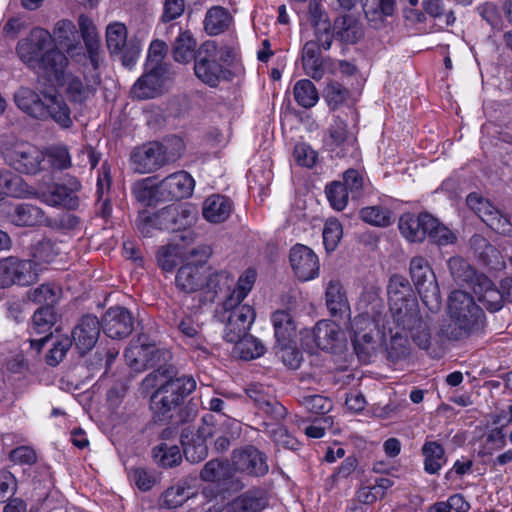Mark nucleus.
Masks as SVG:
<instances>
[{"label": "nucleus", "instance_id": "1", "mask_svg": "<svg viewBox=\"0 0 512 512\" xmlns=\"http://www.w3.org/2000/svg\"><path fill=\"white\" fill-rule=\"evenodd\" d=\"M16 53L30 69L44 76L55 72L65 63V54L53 47L51 33L42 27H34L29 34L18 41Z\"/></svg>", "mask_w": 512, "mask_h": 512}, {"label": "nucleus", "instance_id": "2", "mask_svg": "<svg viewBox=\"0 0 512 512\" xmlns=\"http://www.w3.org/2000/svg\"><path fill=\"white\" fill-rule=\"evenodd\" d=\"M196 388V381L192 376L182 375L169 378L159 384L158 389L150 398V409L155 422H170L174 414L181 409L184 399Z\"/></svg>", "mask_w": 512, "mask_h": 512}, {"label": "nucleus", "instance_id": "3", "mask_svg": "<svg viewBox=\"0 0 512 512\" xmlns=\"http://www.w3.org/2000/svg\"><path fill=\"white\" fill-rule=\"evenodd\" d=\"M448 310L452 323L449 338L460 340L479 331L483 326L484 313L466 292L455 290L448 298Z\"/></svg>", "mask_w": 512, "mask_h": 512}, {"label": "nucleus", "instance_id": "4", "mask_svg": "<svg viewBox=\"0 0 512 512\" xmlns=\"http://www.w3.org/2000/svg\"><path fill=\"white\" fill-rule=\"evenodd\" d=\"M17 107L39 120H54L62 128L73 124L71 110L64 98H14Z\"/></svg>", "mask_w": 512, "mask_h": 512}, {"label": "nucleus", "instance_id": "5", "mask_svg": "<svg viewBox=\"0 0 512 512\" xmlns=\"http://www.w3.org/2000/svg\"><path fill=\"white\" fill-rule=\"evenodd\" d=\"M380 319H370L367 315H357L351 322L353 347L358 358L369 362L380 344Z\"/></svg>", "mask_w": 512, "mask_h": 512}, {"label": "nucleus", "instance_id": "6", "mask_svg": "<svg viewBox=\"0 0 512 512\" xmlns=\"http://www.w3.org/2000/svg\"><path fill=\"white\" fill-rule=\"evenodd\" d=\"M2 156L8 165L24 174H36L45 158L42 151L24 141L6 143L2 148Z\"/></svg>", "mask_w": 512, "mask_h": 512}, {"label": "nucleus", "instance_id": "7", "mask_svg": "<svg viewBox=\"0 0 512 512\" xmlns=\"http://www.w3.org/2000/svg\"><path fill=\"white\" fill-rule=\"evenodd\" d=\"M212 418V415H206L203 417L202 426L195 428L188 425L181 431L180 442L183 454L191 463H199L208 455L206 439L212 437L216 432L213 423L210 422Z\"/></svg>", "mask_w": 512, "mask_h": 512}, {"label": "nucleus", "instance_id": "8", "mask_svg": "<svg viewBox=\"0 0 512 512\" xmlns=\"http://www.w3.org/2000/svg\"><path fill=\"white\" fill-rule=\"evenodd\" d=\"M81 190L80 180L75 176L66 175L60 182L53 183L46 191L41 192L39 199L51 207L77 210L81 203L78 195Z\"/></svg>", "mask_w": 512, "mask_h": 512}, {"label": "nucleus", "instance_id": "9", "mask_svg": "<svg viewBox=\"0 0 512 512\" xmlns=\"http://www.w3.org/2000/svg\"><path fill=\"white\" fill-rule=\"evenodd\" d=\"M223 55L224 52L218 51L214 42H204L197 50V57L194 60V72L197 78L211 87H216L224 72L217 59L226 61Z\"/></svg>", "mask_w": 512, "mask_h": 512}, {"label": "nucleus", "instance_id": "10", "mask_svg": "<svg viewBox=\"0 0 512 512\" xmlns=\"http://www.w3.org/2000/svg\"><path fill=\"white\" fill-rule=\"evenodd\" d=\"M37 279L38 264L35 260H20L13 256L0 259V287L28 286Z\"/></svg>", "mask_w": 512, "mask_h": 512}, {"label": "nucleus", "instance_id": "11", "mask_svg": "<svg viewBox=\"0 0 512 512\" xmlns=\"http://www.w3.org/2000/svg\"><path fill=\"white\" fill-rule=\"evenodd\" d=\"M392 319L401 320L407 313H415L418 308L412 287L406 277L394 274L390 277L387 286Z\"/></svg>", "mask_w": 512, "mask_h": 512}, {"label": "nucleus", "instance_id": "12", "mask_svg": "<svg viewBox=\"0 0 512 512\" xmlns=\"http://www.w3.org/2000/svg\"><path fill=\"white\" fill-rule=\"evenodd\" d=\"M224 308V319L226 320L223 338L227 342H235L247 335L252 326L256 313L248 304H234L232 307Z\"/></svg>", "mask_w": 512, "mask_h": 512}, {"label": "nucleus", "instance_id": "13", "mask_svg": "<svg viewBox=\"0 0 512 512\" xmlns=\"http://www.w3.org/2000/svg\"><path fill=\"white\" fill-rule=\"evenodd\" d=\"M160 141H150L135 147L130 154V165L134 172L149 174L167 165Z\"/></svg>", "mask_w": 512, "mask_h": 512}, {"label": "nucleus", "instance_id": "14", "mask_svg": "<svg viewBox=\"0 0 512 512\" xmlns=\"http://www.w3.org/2000/svg\"><path fill=\"white\" fill-rule=\"evenodd\" d=\"M466 204L487 226L497 233L509 234L512 231L509 218L478 193L468 194Z\"/></svg>", "mask_w": 512, "mask_h": 512}, {"label": "nucleus", "instance_id": "15", "mask_svg": "<svg viewBox=\"0 0 512 512\" xmlns=\"http://www.w3.org/2000/svg\"><path fill=\"white\" fill-rule=\"evenodd\" d=\"M410 276L424 303L438 302L439 288L435 274L428 261L422 256H415L410 261Z\"/></svg>", "mask_w": 512, "mask_h": 512}, {"label": "nucleus", "instance_id": "16", "mask_svg": "<svg viewBox=\"0 0 512 512\" xmlns=\"http://www.w3.org/2000/svg\"><path fill=\"white\" fill-rule=\"evenodd\" d=\"M339 336V326L329 320H321L313 329H305L301 332V344L310 353L316 349L332 351Z\"/></svg>", "mask_w": 512, "mask_h": 512}, {"label": "nucleus", "instance_id": "17", "mask_svg": "<svg viewBox=\"0 0 512 512\" xmlns=\"http://www.w3.org/2000/svg\"><path fill=\"white\" fill-rule=\"evenodd\" d=\"M246 395L263 414L276 423L287 416V409L275 396L271 386L261 383L250 384L245 389Z\"/></svg>", "mask_w": 512, "mask_h": 512}, {"label": "nucleus", "instance_id": "18", "mask_svg": "<svg viewBox=\"0 0 512 512\" xmlns=\"http://www.w3.org/2000/svg\"><path fill=\"white\" fill-rule=\"evenodd\" d=\"M356 143V137L348 131L347 123L335 117L323 137L325 149L335 157L343 158L352 154Z\"/></svg>", "mask_w": 512, "mask_h": 512}, {"label": "nucleus", "instance_id": "19", "mask_svg": "<svg viewBox=\"0 0 512 512\" xmlns=\"http://www.w3.org/2000/svg\"><path fill=\"white\" fill-rule=\"evenodd\" d=\"M289 260L295 276L300 281H310L319 276V258L308 246L294 245L290 249Z\"/></svg>", "mask_w": 512, "mask_h": 512}, {"label": "nucleus", "instance_id": "20", "mask_svg": "<svg viewBox=\"0 0 512 512\" xmlns=\"http://www.w3.org/2000/svg\"><path fill=\"white\" fill-rule=\"evenodd\" d=\"M195 188L194 178L186 171L174 172L158 183V197L162 201L189 198Z\"/></svg>", "mask_w": 512, "mask_h": 512}, {"label": "nucleus", "instance_id": "21", "mask_svg": "<svg viewBox=\"0 0 512 512\" xmlns=\"http://www.w3.org/2000/svg\"><path fill=\"white\" fill-rule=\"evenodd\" d=\"M101 331L98 318L87 314L80 318L71 333L72 343L79 354L85 355L96 345Z\"/></svg>", "mask_w": 512, "mask_h": 512}, {"label": "nucleus", "instance_id": "22", "mask_svg": "<svg viewBox=\"0 0 512 512\" xmlns=\"http://www.w3.org/2000/svg\"><path fill=\"white\" fill-rule=\"evenodd\" d=\"M69 64V60L65 55V63L62 67L57 68V71L46 72L43 76L48 82L52 83L56 87L62 89V91L70 96H80L82 94H95L97 93L98 82L94 85L84 86L80 77L75 76L71 73H65V69Z\"/></svg>", "mask_w": 512, "mask_h": 512}, {"label": "nucleus", "instance_id": "23", "mask_svg": "<svg viewBox=\"0 0 512 512\" xmlns=\"http://www.w3.org/2000/svg\"><path fill=\"white\" fill-rule=\"evenodd\" d=\"M158 230L179 231L190 226L196 219L195 213L185 204L168 205L155 212Z\"/></svg>", "mask_w": 512, "mask_h": 512}, {"label": "nucleus", "instance_id": "24", "mask_svg": "<svg viewBox=\"0 0 512 512\" xmlns=\"http://www.w3.org/2000/svg\"><path fill=\"white\" fill-rule=\"evenodd\" d=\"M53 47L58 48L67 57H73L82 50V36L76 25L67 19L59 20L51 33Z\"/></svg>", "mask_w": 512, "mask_h": 512}, {"label": "nucleus", "instance_id": "25", "mask_svg": "<svg viewBox=\"0 0 512 512\" xmlns=\"http://www.w3.org/2000/svg\"><path fill=\"white\" fill-rule=\"evenodd\" d=\"M156 354L157 349L154 343L149 341L148 336L141 334L131 341L124 356L132 369L141 371L154 366Z\"/></svg>", "mask_w": 512, "mask_h": 512}, {"label": "nucleus", "instance_id": "26", "mask_svg": "<svg viewBox=\"0 0 512 512\" xmlns=\"http://www.w3.org/2000/svg\"><path fill=\"white\" fill-rule=\"evenodd\" d=\"M133 317L124 307H111L100 322L103 332L112 339L125 338L133 331Z\"/></svg>", "mask_w": 512, "mask_h": 512}, {"label": "nucleus", "instance_id": "27", "mask_svg": "<svg viewBox=\"0 0 512 512\" xmlns=\"http://www.w3.org/2000/svg\"><path fill=\"white\" fill-rule=\"evenodd\" d=\"M232 462L236 470L256 477L265 475L269 469L266 455L253 446L235 450Z\"/></svg>", "mask_w": 512, "mask_h": 512}, {"label": "nucleus", "instance_id": "28", "mask_svg": "<svg viewBox=\"0 0 512 512\" xmlns=\"http://www.w3.org/2000/svg\"><path fill=\"white\" fill-rule=\"evenodd\" d=\"M214 496L212 489L205 488L201 493H195L187 481H179L164 491L161 501L165 508L175 509L190 498L200 499L201 503L209 504Z\"/></svg>", "mask_w": 512, "mask_h": 512}, {"label": "nucleus", "instance_id": "29", "mask_svg": "<svg viewBox=\"0 0 512 512\" xmlns=\"http://www.w3.org/2000/svg\"><path fill=\"white\" fill-rule=\"evenodd\" d=\"M434 223V217L422 212L419 214L404 213L399 218L398 228L401 235L410 242H422L427 237L429 225Z\"/></svg>", "mask_w": 512, "mask_h": 512}, {"label": "nucleus", "instance_id": "30", "mask_svg": "<svg viewBox=\"0 0 512 512\" xmlns=\"http://www.w3.org/2000/svg\"><path fill=\"white\" fill-rule=\"evenodd\" d=\"M396 328L407 332L413 342L421 349H428L431 343V332L426 321H424L419 313V309L415 313H407L402 319H393Z\"/></svg>", "mask_w": 512, "mask_h": 512}, {"label": "nucleus", "instance_id": "31", "mask_svg": "<svg viewBox=\"0 0 512 512\" xmlns=\"http://www.w3.org/2000/svg\"><path fill=\"white\" fill-rule=\"evenodd\" d=\"M207 267L187 263L181 266L175 277L176 287L184 293L201 291L205 286Z\"/></svg>", "mask_w": 512, "mask_h": 512}, {"label": "nucleus", "instance_id": "32", "mask_svg": "<svg viewBox=\"0 0 512 512\" xmlns=\"http://www.w3.org/2000/svg\"><path fill=\"white\" fill-rule=\"evenodd\" d=\"M473 291L479 303L490 312H497L503 307V289L499 290L486 276L478 278V282L473 286Z\"/></svg>", "mask_w": 512, "mask_h": 512}, {"label": "nucleus", "instance_id": "33", "mask_svg": "<svg viewBox=\"0 0 512 512\" xmlns=\"http://www.w3.org/2000/svg\"><path fill=\"white\" fill-rule=\"evenodd\" d=\"M363 10L368 24L375 30L384 28L395 12V0H365Z\"/></svg>", "mask_w": 512, "mask_h": 512}, {"label": "nucleus", "instance_id": "34", "mask_svg": "<svg viewBox=\"0 0 512 512\" xmlns=\"http://www.w3.org/2000/svg\"><path fill=\"white\" fill-rule=\"evenodd\" d=\"M144 73L132 87L133 96H151L160 91L167 66H146Z\"/></svg>", "mask_w": 512, "mask_h": 512}, {"label": "nucleus", "instance_id": "35", "mask_svg": "<svg viewBox=\"0 0 512 512\" xmlns=\"http://www.w3.org/2000/svg\"><path fill=\"white\" fill-rule=\"evenodd\" d=\"M177 28L178 36L172 44V55L176 62L187 64L197 57V42L190 31H182L176 24L170 26V30Z\"/></svg>", "mask_w": 512, "mask_h": 512}, {"label": "nucleus", "instance_id": "36", "mask_svg": "<svg viewBox=\"0 0 512 512\" xmlns=\"http://www.w3.org/2000/svg\"><path fill=\"white\" fill-rule=\"evenodd\" d=\"M276 342L280 347H286L296 336L295 321L287 310H277L271 316Z\"/></svg>", "mask_w": 512, "mask_h": 512}, {"label": "nucleus", "instance_id": "37", "mask_svg": "<svg viewBox=\"0 0 512 512\" xmlns=\"http://www.w3.org/2000/svg\"><path fill=\"white\" fill-rule=\"evenodd\" d=\"M232 210L231 201L219 194H214L205 199L202 206V215L210 223H222L230 216Z\"/></svg>", "mask_w": 512, "mask_h": 512}, {"label": "nucleus", "instance_id": "38", "mask_svg": "<svg viewBox=\"0 0 512 512\" xmlns=\"http://www.w3.org/2000/svg\"><path fill=\"white\" fill-rule=\"evenodd\" d=\"M424 471L429 475H436L447 463L444 446L434 440H426L421 447Z\"/></svg>", "mask_w": 512, "mask_h": 512}, {"label": "nucleus", "instance_id": "39", "mask_svg": "<svg viewBox=\"0 0 512 512\" xmlns=\"http://www.w3.org/2000/svg\"><path fill=\"white\" fill-rule=\"evenodd\" d=\"M326 306L332 316H342L350 310L346 292L337 279H331L325 286Z\"/></svg>", "mask_w": 512, "mask_h": 512}, {"label": "nucleus", "instance_id": "40", "mask_svg": "<svg viewBox=\"0 0 512 512\" xmlns=\"http://www.w3.org/2000/svg\"><path fill=\"white\" fill-rule=\"evenodd\" d=\"M8 216L14 225L20 227L35 226L42 223L44 220L43 210L29 203L15 205Z\"/></svg>", "mask_w": 512, "mask_h": 512}, {"label": "nucleus", "instance_id": "41", "mask_svg": "<svg viewBox=\"0 0 512 512\" xmlns=\"http://www.w3.org/2000/svg\"><path fill=\"white\" fill-rule=\"evenodd\" d=\"M320 47L314 41H307L302 49V65L307 75L313 79H321L323 76V63Z\"/></svg>", "mask_w": 512, "mask_h": 512}, {"label": "nucleus", "instance_id": "42", "mask_svg": "<svg viewBox=\"0 0 512 512\" xmlns=\"http://www.w3.org/2000/svg\"><path fill=\"white\" fill-rule=\"evenodd\" d=\"M333 26L336 37L343 43L354 44L362 37L361 26L352 15L336 18Z\"/></svg>", "mask_w": 512, "mask_h": 512}, {"label": "nucleus", "instance_id": "43", "mask_svg": "<svg viewBox=\"0 0 512 512\" xmlns=\"http://www.w3.org/2000/svg\"><path fill=\"white\" fill-rule=\"evenodd\" d=\"M79 31L90 60L94 67H96L99 56V37L96 27L88 17L81 15L79 17Z\"/></svg>", "mask_w": 512, "mask_h": 512}, {"label": "nucleus", "instance_id": "44", "mask_svg": "<svg viewBox=\"0 0 512 512\" xmlns=\"http://www.w3.org/2000/svg\"><path fill=\"white\" fill-rule=\"evenodd\" d=\"M232 284L233 278L229 272L224 270L211 271L207 268L203 290L210 300H213L218 293L229 290Z\"/></svg>", "mask_w": 512, "mask_h": 512}, {"label": "nucleus", "instance_id": "45", "mask_svg": "<svg viewBox=\"0 0 512 512\" xmlns=\"http://www.w3.org/2000/svg\"><path fill=\"white\" fill-rule=\"evenodd\" d=\"M448 267L454 280L460 284L474 286L478 278L484 275H477L475 269L461 257H451L448 260Z\"/></svg>", "mask_w": 512, "mask_h": 512}, {"label": "nucleus", "instance_id": "46", "mask_svg": "<svg viewBox=\"0 0 512 512\" xmlns=\"http://www.w3.org/2000/svg\"><path fill=\"white\" fill-rule=\"evenodd\" d=\"M200 477L206 482L225 484L231 477V467L228 461L212 459L201 470Z\"/></svg>", "mask_w": 512, "mask_h": 512}, {"label": "nucleus", "instance_id": "47", "mask_svg": "<svg viewBox=\"0 0 512 512\" xmlns=\"http://www.w3.org/2000/svg\"><path fill=\"white\" fill-rule=\"evenodd\" d=\"M62 296L60 286L51 283L41 284L35 289L28 291V299L42 306L54 307Z\"/></svg>", "mask_w": 512, "mask_h": 512}, {"label": "nucleus", "instance_id": "48", "mask_svg": "<svg viewBox=\"0 0 512 512\" xmlns=\"http://www.w3.org/2000/svg\"><path fill=\"white\" fill-rule=\"evenodd\" d=\"M255 280V270L247 269L244 274L239 277L236 287L223 302V307H232L234 304H240L251 291Z\"/></svg>", "mask_w": 512, "mask_h": 512}, {"label": "nucleus", "instance_id": "49", "mask_svg": "<svg viewBox=\"0 0 512 512\" xmlns=\"http://www.w3.org/2000/svg\"><path fill=\"white\" fill-rule=\"evenodd\" d=\"M263 426V432L272 439L276 446L292 451L299 449V441L287 430L286 427L266 422L263 423Z\"/></svg>", "mask_w": 512, "mask_h": 512}, {"label": "nucleus", "instance_id": "50", "mask_svg": "<svg viewBox=\"0 0 512 512\" xmlns=\"http://www.w3.org/2000/svg\"><path fill=\"white\" fill-rule=\"evenodd\" d=\"M229 22L227 10L221 6H214L206 12L204 29L209 35H218L228 28Z\"/></svg>", "mask_w": 512, "mask_h": 512}, {"label": "nucleus", "instance_id": "51", "mask_svg": "<svg viewBox=\"0 0 512 512\" xmlns=\"http://www.w3.org/2000/svg\"><path fill=\"white\" fill-rule=\"evenodd\" d=\"M358 305L363 309V312L359 315H367L370 319H380L381 311L384 309L378 289L374 287L365 289L362 292Z\"/></svg>", "mask_w": 512, "mask_h": 512}, {"label": "nucleus", "instance_id": "52", "mask_svg": "<svg viewBox=\"0 0 512 512\" xmlns=\"http://www.w3.org/2000/svg\"><path fill=\"white\" fill-rule=\"evenodd\" d=\"M266 506V499L254 491L237 497L230 505L229 512H260Z\"/></svg>", "mask_w": 512, "mask_h": 512}, {"label": "nucleus", "instance_id": "53", "mask_svg": "<svg viewBox=\"0 0 512 512\" xmlns=\"http://www.w3.org/2000/svg\"><path fill=\"white\" fill-rule=\"evenodd\" d=\"M234 343L235 353L244 360L255 359L265 353V346L263 343L252 335L247 334Z\"/></svg>", "mask_w": 512, "mask_h": 512}, {"label": "nucleus", "instance_id": "54", "mask_svg": "<svg viewBox=\"0 0 512 512\" xmlns=\"http://www.w3.org/2000/svg\"><path fill=\"white\" fill-rule=\"evenodd\" d=\"M359 216L364 222L377 227H387L392 223V212L380 205L362 208Z\"/></svg>", "mask_w": 512, "mask_h": 512}, {"label": "nucleus", "instance_id": "55", "mask_svg": "<svg viewBox=\"0 0 512 512\" xmlns=\"http://www.w3.org/2000/svg\"><path fill=\"white\" fill-rule=\"evenodd\" d=\"M153 457L162 467L170 468L180 464L182 453L177 445L161 443L153 448Z\"/></svg>", "mask_w": 512, "mask_h": 512}, {"label": "nucleus", "instance_id": "56", "mask_svg": "<svg viewBox=\"0 0 512 512\" xmlns=\"http://www.w3.org/2000/svg\"><path fill=\"white\" fill-rule=\"evenodd\" d=\"M56 322L54 308L41 306L32 317V330L36 334H47Z\"/></svg>", "mask_w": 512, "mask_h": 512}, {"label": "nucleus", "instance_id": "57", "mask_svg": "<svg viewBox=\"0 0 512 512\" xmlns=\"http://www.w3.org/2000/svg\"><path fill=\"white\" fill-rule=\"evenodd\" d=\"M132 193L136 200L145 206H151L157 201H162L158 197V184L151 185V178L137 181L133 185Z\"/></svg>", "mask_w": 512, "mask_h": 512}, {"label": "nucleus", "instance_id": "58", "mask_svg": "<svg viewBox=\"0 0 512 512\" xmlns=\"http://www.w3.org/2000/svg\"><path fill=\"white\" fill-rule=\"evenodd\" d=\"M127 29L122 23H112L106 29L107 48L111 54L118 53L126 44Z\"/></svg>", "mask_w": 512, "mask_h": 512}, {"label": "nucleus", "instance_id": "59", "mask_svg": "<svg viewBox=\"0 0 512 512\" xmlns=\"http://www.w3.org/2000/svg\"><path fill=\"white\" fill-rule=\"evenodd\" d=\"M322 235L323 244L326 251H334L343 236V228L341 223L336 218L327 219L324 224Z\"/></svg>", "mask_w": 512, "mask_h": 512}, {"label": "nucleus", "instance_id": "60", "mask_svg": "<svg viewBox=\"0 0 512 512\" xmlns=\"http://www.w3.org/2000/svg\"><path fill=\"white\" fill-rule=\"evenodd\" d=\"M46 155L51 167L56 170H66L72 166L69 149L64 144L52 145L47 149Z\"/></svg>", "mask_w": 512, "mask_h": 512}, {"label": "nucleus", "instance_id": "61", "mask_svg": "<svg viewBox=\"0 0 512 512\" xmlns=\"http://www.w3.org/2000/svg\"><path fill=\"white\" fill-rule=\"evenodd\" d=\"M504 425L491 429L486 435V443L479 450L478 455L482 458L492 456L494 450L503 449L506 445V435L503 431Z\"/></svg>", "mask_w": 512, "mask_h": 512}, {"label": "nucleus", "instance_id": "62", "mask_svg": "<svg viewBox=\"0 0 512 512\" xmlns=\"http://www.w3.org/2000/svg\"><path fill=\"white\" fill-rule=\"evenodd\" d=\"M325 193L330 205L335 210L341 211L347 206L349 193L342 182L335 181L328 184Z\"/></svg>", "mask_w": 512, "mask_h": 512}, {"label": "nucleus", "instance_id": "63", "mask_svg": "<svg viewBox=\"0 0 512 512\" xmlns=\"http://www.w3.org/2000/svg\"><path fill=\"white\" fill-rule=\"evenodd\" d=\"M409 352L410 347L407 335L403 336L400 332H395L387 347L388 358L393 362H397L406 358Z\"/></svg>", "mask_w": 512, "mask_h": 512}, {"label": "nucleus", "instance_id": "64", "mask_svg": "<svg viewBox=\"0 0 512 512\" xmlns=\"http://www.w3.org/2000/svg\"><path fill=\"white\" fill-rule=\"evenodd\" d=\"M173 325L187 342H197L201 337V327L191 315H184L179 320H175Z\"/></svg>", "mask_w": 512, "mask_h": 512}]
</instances>
